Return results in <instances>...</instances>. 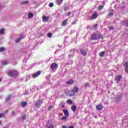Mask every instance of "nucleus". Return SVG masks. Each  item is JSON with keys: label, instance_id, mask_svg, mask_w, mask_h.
<instances>
[{"label": "nucleus", "instance_id": "f257e3e1", "mask_svg": "<svg viewBox=\"0 0 128 128\" xmlns=\"http://www.w3.org/2000/svg\"><path fill=\"white\" fill-rule=\"evenodd\" d=\"M78 90L79 88L78 86H75L71 91L66 92V94L69 96H76V92H78Z\"/></svg>", "mask_w": 128, "mask_h": 128}, {"label": "nucleus", "instance_id": "f03ea898", "mask_svg": "<svg viewBox=\"0 0 128 128\" xmlns=\"http://www.w3.org/2000/svg\"><path fill=\"white\" fill-rule=\"evenodd\" d=\"M103 36L100 33H94L91 36V40H100V38H102Z\"/></svg>", "mask_w": 128, "mask_h": 128}, {"label": "nucleus", "instance_id": "7ed1b4c3", "mask_svg": "<svg viewBox=\"0 0 128 128\" xmlns=\"http://www.w3.org/2000/svg\"><path fill=\"white\" fill-rule=\"evenodd\" d=\"M98 16H100V14H98L97 12L94 11L92 12L91 18H86V20H96V18H98Z\"/></svg>", "mask_w": 128, "mask_h": 128}, {"label": "nucleus", "instance_id": "20e7f679", "mask_svg": "<svg viewBox=\"0 0 128 128\" xmlns=\"http://www.w3.org/2000/svg\"><path fill=\"white\" fill-rule=\"evenodd\" d=\"M58 64L56 63H53L51 64L50 68L52 70V72H56V70L58 69Z\"/></svg>", "mask_w": 128, "mask_h": 128}, {"label": "nucleus", "instance_id": "39448f33", "mask_svg": "<svg viewBox=\"0 0 128 128\" xmlns=\"http://www.w3.org/2000/svg\"><path fill=\"white\" fill-rule=\"evenodd\" d=\"M16 74H18V72L14 70L8 72V76H16Z\"/></svg>", "mask_w": 128, "mask_h": 128}, {"label": "nucleus", "instance_id": "423d86ee", "mask_svg": "<svg viewBox=\"0 0 128 128\" xmlns=\"http://www.w3.org/2000/svg\"><path fill=\"white\" fill-rule=\"evenodd\" d=\"M41 73H42V72H40V70L38 71L37 72L34 73L33 74L32 78H38V76H39Z\"/></svg>", "mask_w": 128, "mask_h": 128}, {"label": "nucleus", "instance_id": "0eeeda50", "mask_svg": "<svg viewBox=\"0 0 128 128\" xmlns=\"http://www.w3.org/2000/svg\"><path fill=\"white\" fill-rule=\"evenodd\" d=\"M104 108V106L102 104L96 106V110H102Z\"/></svg>", "mask_w": 128, "mask_h": 128}, {"label": "nucleus", "instance_id": "6e6552de", "mask_svg": "<svg viewBox=\"0 0 128 128\" xmlns=\"http://www.w3.org/2000/svg\"><path fill=\"white\" fill-rule=\"evenodd\" d=\"M120 78H122L121 75H118L115 76V80L117 82L118 84L120 82Z\"/></svg>", "mask_w": 128, "mask_h": 128}, {"label": "nucleus", "instance_id": "1a4fd4ad", "mask_svg": "<svg viewBox=\"0 0 128 128\" xmlns=\"http://www.w3.org/2000/svg\"><path fill=\"white\" fill-rule=\"evenodd\" d=\"M42 18V21L44 22H48V18H50L48 16H46L43 15Z\"/></svg>", "mask_w": 128, "mask_h": 128}, {"label": "nucleus", "instance_id": "9d476101", "mask_svg": "<svg viewBox=\"0 0 128 128\" xmlns=\"http://www.w3.org/2000/svg\"><path fill=\"white\" fill-rule=\"evenodd\" d=\"M122 24L125 26H127L128 28V20H124L122 22Z\"/></svg>", "mask_w": 128, "mask_h": 128}, {"label": "nucleus", "instance_id": "9b49d317", "mask_svg": "<svg viewBox=\"0 0 128 128\" xmlns=\"http://www.w3.org/2000/svg\"><path fill=\"white\" fill-rule=\"evenodd\" d=\"M124 66H125V71L128 74V62H126L124 64Z\"/></svg>", "mask_w": 128, "mask_h": 128}, {"label": "nucleus", "instance_id": "f8f14e48", "mask_svg": "<svg viewBox=\"0 0 128 128\" xmlns=\"http://www.w3.org/2000/svg\"><path fill=\"white\" fill-rule=\"evenodd\" d=\"M24 38V36L22 35L20 36L19 38H17L16 40V43L18 44L20 40H22Z\"/></svg>", "mask_w": 128, "mask_h": 128}, {"label": "nucleus", "instance_id": "ddd939ff", "mask_svg": "<svg viewBox=\"0 0 128 128\" xmlns=\"http://www.w3.org/2000/svg\"><path fill=\"white\" fill-rule=\"evenodd\" d=\"M68 19H66L64 21H63V22L62 24V26H64L66 24H68Z\"/></svg>", "mask_w": 128, "mask_h": 128}, {"label": "nucleus", "instance_id": "4468645a", "mask_svg": "<svg viewBox=\"0 0 128 128\" xmlns=\"http://www.w3.org/2000/svg\"><path fill=\"white\" fill-rule=\"evenodd\" d=\"M46 126L48 128H54V125L52 124H50L49 123H47L46 124Z\"/></svg>", "mask_w": 128, "mask_h": 128}, {"label": "nucleus", "instance_id": "2eb2a0df", "mask_svg": "<svg viewBox=\"0 0 128 128\" xmlns=\"http://www.w3.org/2000/svg\"><path fill=\"white\" fill-rule=\"evenodd\" d=\"M63 112L65 114V116H66L68 118L69 114H68V110H63Z\"/></svg>", "mask_w": 128, "mask_h": 128}, {"label": "nucleus", "instance_id": "dca6fc26", "mask_svg": "<svg viewBox=\"0 0 128 128\" xmlns=\"http://www.w3.org/2000/svg\"><path fill=\"white\" fill-rule=\"evenodd\" d=\"M80 52L82 54H83V56H86V50L80 49Z\"/></svg>", "mask_w": 128, "mask_h": 128}, {"label": "nucleus", "instance_id": "f3484780", "mask_svg": "<svg viewBox=\"0 0 128 128\" xmlns=\"http://www.w3.org/2000/svg\"><path fill=\"white\" fill-rule=\"evenodd\" d=\"M66 84H74V80H68L66 82Z\"/></svg>", "mask_w": 128, "mask_h": 128}, {"label": "nucleus", "instance_id": "a211bd4d", "mask_svg": "<svg viewBox=\"0 0 128 128\" xmlns=\"http://www.w3.org/2000/svg\"><path fill=\"white\" fill-rule=\"evenodd\" d=\"M28 104V102H23L21 103V106L22 108H24Z\"/></svg>", "mask_w": 128, "mask_h": 128}, {"label": "nucleus", "instance_id": "6ab92c4d", "mask_svg": "<svg viewBox=\"0 0 128 128\" xmlns=\"http://www.w3.org/2000/svg\"><path fill=\"white\" fill-rule=\"evenodd\" d=\"M98 24H96L92 26V27L91 28V29L92 30H96V28H98Z\"/></svg>", "mask_w": 128, "mask_h": 128}, {"label": "nucleus", "instance_id": "aec40b11", "mask_svg": "<svg viewBox=\"0 0 128 128\" xmlns=\"http://www.w3.org/2000/svg\"><path fill=\"white\" fill-rule=\"evenodd\" d=\"M71 108H72V112H76V106L75 105L72 106L71 107Z\"/></svg>", "mask_w": 128, "mask_h": 128}, {"label": "nucleus", "instance_id": "412c9836", "mask_svg": "<svg viewBox=\"0 0 128 128\" xmlns=\"http://www.w3.org/2000/svg\"><path fill=\"white\" fill-rule=\"evenodd\" d=\"M68 10V6L67 4H64V10Z\"/></svg>", "mask_w": 128, "mask_h": 128}, {"label": "nucleus", "instance_id": "4be33fe9", "mask_svg": "<svg viewBox=\"0 0 128 128\" xmlns=\"http://www.w3.org/2000/svg\"><path fill=\"white\" fill-rule=\"evenodd\" d=\"M42 104V102H40V101H38L37 102L36 104H35V106H37V108H39L40 107V105Z\"/></svg>", "mask_w": 128, "mask_h": 128}, {"label": "nucleus", "instance_id": "5701e85b", "mask_svg": "<svg viewBox=\"0 0 128 128\" xmlns=\"http://www.w3.org/2000/svg\"><path fill=\"white\" fill-rule=\"evenodd\" d=\"M30 2V1L26 0V1H22L20 2V4H28Z\"/></svg>", "mask_w": 128, "mask_h": 128}, {"label": "nucleus", "instance_id": "b1692460", "mask_svg": "<svg viewBox=\"0 0 128 128\" xmlns=\"http://www.w3.org/2000/svg\"><path fill=\"white\" fill-rule=\"evenodd\" d=\"M56 2L58 6H60V4H62V0H57L56 1Z\"/></svg>", "mask_w": 128, "mask_h": 128}, {"label": "nucleus", "instance_id": "393cba45", "mask_svg": "<svg viewBox=\"0 0 128 128\" xmlns=\"http://www.w3.org/2000/svg\"><path fill=\"white\" fill-rule=\"evenodd\" d=\"M8 64V61H2V66H6V64Z\"/></svg>", "mask_w": 128, "mask_h": 128}, {"label": "nucleus", "instance_id": "a878e982", "mask_svg": "<svg viewBox=\"0 0 128 128\" xmlns=\"http://www.w3.org/2000/svg\"><path fill=\"white\" fill-rule=\"evenodd\" d=\"M98 8L99 10H103L104 8V5L100 6Z\"/></svg>", "mask_w": 128, "mask_h": 128}, {"label": "nucleus", "instance_id": "bb28decb", "mask_svg": "<svg viewBox=\"0 0 128 128\" xmlns=\"http://www.w3.org/2000/svg\"><path fill=\"white\" fill-rule=\"evenodd\" d=\"M104 54H105L104 51H103V52H101L100 54V56H101V57L104 56Z\"/></svg>", "mask_w": 128, "mask_h": 128}, {"label": "nucleus", "instance_id": "cd10ccee", "mask_svg": "<svg viewBox=\"0 0 128 128\" xmlns=\"http://www.w3.org/2000/svg\"><path fill=\"white\" fill-rule=\"evenodd\" d=\"M28 18H32V12L28 13Z\"/></svg>", "mask_w": 128, "mask_h": 128}, {"label": "nucleus", "instance_id": "c85d7f7f", "mask_svg": "<svg viewBox=\"0 0 128 128\" xmlns=\"http://www.w3.org/2000/svg\"><path fill=\"white\" fill-rule=\"evenodd\" d=\"M126 6H128V4H125V5L124 6H122V10H126Z\"/></svg>", "mask_w": 128, "mask_h": 128}, {"label": "nucleus", "instance_id": "c756f323", "mask_svg": "<svg viewBox=\"0 0 128 128\" xmlns=\"http://www.w3.org/2000/svg\"><path fill=\"white\" fill-rule=\"evenodd\" d=\"M67 118H68L66 117V116H64L62 118L61 120H66Z\"/></svg>", "mask_w": 128, "mask_h": 128}, {"label": "nucleus", "instance_id": "7c9ffc66", "mask_svg": "<svg viewBox=\"0 0 128 128\" xmlns=\"http://www.w3.org/2000/svg\"><path fill=\"white\" fill-rule=\"evenodd\" d=\"M4 52V47L0 48V52Z\"/></svg>", "mask_w": 128, "mask_h": 128}, {"label": "nucleus", "instance_id": "2f4dec72", "mask_svg": "<svg viewBox=\"0 0 128 128\" xmlns=\"http://www.w3.org/2000/svg\"><path fill=\"white\" fill-rule=\"evenodd\" d=\"M48 6H49L50 8H52V6H54V3H52V2H50V3L49 4Z\"/></svg>", "mask_w": 128, "mask_h": 128}, {"label": "nucleus", "instance_id": "473e14b6", "mask_svg": "<svg viewBox=\"0 0 128 128\" xmlns=\"http://www.w3.org/2000/svg\"><path fill=\"white\" fill-rule=\"evenodd\" d=\"M68 104H72V101L71 100H68L67 101Z\"/></svg>", "mask_w": 128, "mask_h": 128}, {"label": "nucleus", "instance_id": "72a5a7b5", "mask_svg": "<svg viewBox=\"0 0 128 128\" xmlns=\"http://www.w3.org/2000/svg\"><path fill=\"white\" fill-rule=\"evenodd\" d=\"M84 86H90V83L85 82L84 84Z\"/></svg>", "mask_w": 128, "mask_h": 128}, {"label": "nucleus", "instance_id": "f704fd0d", "mask_svg": "<svg viewBox=\"0 0 128 128\" xmlns=\"http://www.w3.org/2000/svg\"><path fill=\"white\" fill-rule=\"evenodd\" d=\"M47 36L48 38H52V33H48Z\"/></svg>", "mask_w": 128, "mask_h": 128}, {"label": "nucleus", "instance_id": "c9c22d12", "mask_svg": "<svg viewBox=\"0 0 128 128\" xmlns=\"http://www.w3.org/2000/svg\"><path fill=\"white\" fill-rule=\"evenodd\" d=\"M108 16H114V12H110L108 14Z\"/></svg>", "mask_w": 128, "mask_h": 128}, {"label": "nucleus", "instance_id": "e433bc0d", "mask_svg": "<svg viewBox=\"0 0 128 128\" xmlns=\"http://www.w3.org/2000/svg\"><path fill=\"white\" fill-rule=\"evenodd\" d=\"M52 108H54V106H49L48 107V110H52Z\"/></svg>", "mask_w": 128, "mask_h": 128}, {"label": "nucleus", "instance_id": "4c0bfd02", "mask_svg": "<svg viewBox=\"0 0 128 128\" xmlns=\"http://www.w3.org/2000/svg\"><path fill=\"white\" fill-rule=\"evenodd\" d=\"M0 32H4V28H2L0 30Z\"/></svg>", "mask_w": 128, "mask_h": 128}, {"label": "nucleus", "instance_id": "58836bf2", "mask_svg": "<svg viewBox=\"0 0 128 128\" xmlns=\"http://www.w3.org/2000/svg\"><path fill=\"white\" fill-rule=\"evenodd\" d=\"M26 115H24L22 117V120H26Z\"/></svg>", "mask_w": 128, "mask_h": 128}, {"label": "nucleus", "instance_id": "ea45409f", "mask_svg": "<svg viewBox=\"0 0 128 128\" xmlns=\"http://www.w3.org/2000/svg\"><path fill=\"white\" fill-rule=\"evenodd\" d=\"M70 14H72V12H68L67 16H70Z\"/></svg>", "mask_w": 128, "mask_h": 128}, {"label": "nucleus", "instance_id": "a19ab883", "mask_svg": "<svg viewBox=\"0 0 128 128\" xmlns=\"http://www.w3.org/2000/svg\"><path fill=\"white\" fill-rule=\"evenodd\" d=\"M110 30H114V27L113 26H110L109 28Z\"/></svg>", "mask_w": 128, "mask_h": 128}, {"label": "nucleus", "instance_id": "79ce46f5", "mask_svg": "<svg viewBox=\"0 0 128 128\" xmlns=\"http://www.w3.org/2000/svg\"><path fill=\"white\" fill-rule=\"evenodd\" d=\"M2 116H4V114L2 113L0 114V118H2Z\"/></svg>", "mask_w": 128, "mask_h": 128}, {"label": "nucleus", "instance_id": "37998d69", "mask_svg": "<svg viewBox=\"0 0 128 128\" xmlns=\"http://www.w3.org/2000/svg\"><path fill=\"white\" fill-rule=\"evenodd\" d=\"M116 102H120V98L118 99H118H116Z\"/></svg>", "mask_w": 128, "mask_h": 128}, {"label": "nucleus", "instance_id": "c03bdc74", "mask_svg": "<svg viewBox=\"0 0 128 128\" xmlns=\"http://www.w3.org/2000/svg\"><path fill=\"white\" fill-rule=\"evenodd\" d=\"M62 128H67L66 126H62Z\"/></svg>", "mask_w": 128, "mask_h": 128}, {"label": "nucleus", "instance_id": "a18cd8bd", "mask_svg": "<svg viewBox=\"0 0 128 128\" xmlns=\"http://www.w3.org/2000/svg\"><path fill=\"white\" fill-rule=\"evenodd\" d=\"M68 128H74V126H70Z\"/></svg>", "mask_w": 128, "mask_h": 128}, {"label": "nucleus", "instance_id": "49530a36", "mask_svg": "<svg viewBox=\"0 0 128 128\" xmlns=\"http://www.w3.org/2000/svg\"><path fill=\"white\" fill-rule=\"evenodd\" d=\"M76 21H74L72 23V24H76Z\"/></svg>", "mask_w": 128, "mask_h": 128}, {"label": "nucleus", "instance_id": "de8ad7c7", "mask_svg": "<svg viewBox=\"0 0 128 128\" xmlns=\"http://www.w3.org/2000/svg\"><path fill=\"white\" fill-rule=\"evenodd\" d=\"M61 108H64V104L61 105Z\"/></svg>", "mask_w": 128, "mask_h": 128}, {"label": "nucleus", "instance_id": "09e8293b", "mask_svg": "<svg viewBox=\"0 0 128 128\" xmlns=\"http://www.w3.org/2000/svg\"><path fill=\"white\" fill-rule=\"evenodd\" d=\"M0 34H4V32H0Z\"/></svg>", "mask_w": 128, "mask_h": 128}, {"label": "nucleus", "instance_id": "8fccbe9b", "mask_svg": "<svg viewBox=\"0 0 128 128\" xmlns=\"http://www.w3.org/2000/svg\"><path fill=\"white\" fill-rule=\"evenodd\" d=\"M2 78H0V82H2Z\"/></svg>", "mask_w": 128, "mask_h": 128}, {"label": "nucleus", "instance_id": "3c124183", "mask_svg": "<svg viewBox=\"0 0 128 128\" xmlns=\"http://www.w3.org/2000/svg\"><path fill=\"white\" fill-rule=\"evenodd\" d=\"M8 99L10 98V96H9L8 97Z\"/></svg>", "mask_w": 128, "mask_h": 128}, {"label": "nucleus", "instance_id": "603ef678", "mask_svg": "<svg viewBox=\"0 0 128 128\" xmlns=\"http://www.w3.org/2000/svg\"><path fill=\"white\" fill-rule=\"evenodd\" d=\"M0 124H2V122L0 121Z\"/></svg>", "mask_w": 128, "mask_h": 128}, {"label": "nucleus", "instance_id": "864d4df0", "mask_svg": "<svg viewBox=\"0 0 128 128\" xmlns=\"http://www.w3.org/2000/svg\"><path fill=\"white\" fill-rule=\"evenodd\" d=\"M70 56H69V58H70Z\"/></svg>", "mask_w": 128, "mask_h": 128}]
</instances>
